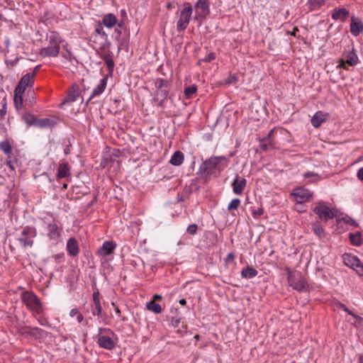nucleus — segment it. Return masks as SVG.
<instances>
[{"instance_id": "42", "label": "nucleus", "mask_w": 363, "mask_h": 363, "mask_svg": "<svg viewBox=\"0 0 363 363\" xmlns=\"http://www.w3.org/2000/svg\"><path fill=\"white\" fill-rule=\"evenodd\" d=\"M106 84H107V77H105L100 80V82L97 85V87L94 88L93 91H104V89H106Z\"/></svg>"}, {"instance_id": "62", "label": "nucleus", "mask_w": 363, "mask_h": 363, "mask_svg": "<svg viewBox=\"0 0 363 363\" xmlns=\"http://www.w3.org/2000/svg\"><path fill=\"white\" fill-rule=\"evenodd\" d=\"M121 19L125 20L127 18L126 12L124 9L121 11Z\"/></svg>"}, {"instance_id": "5", "label": "nucleus", "mask_w": 363, "mask_h": 363, "mask_svg": "<svg viewBox=\"0 0 363 363\" xmlns=\"http://www.w3.org/2000/svg\"><path fill=\"white\" fill-rule=\"evenodd\" d=\"M99 333L100 335L96 341L98 345L103 349L113 350L116 346V342L113 339L115 336L114 333L109 328H99Z\"/></svg>"}, {"instance_id": "45", "label": "nucleus", "mask_w": 363, "mask_h": 363, "mask_svg": "<svg viewBox=\"0 0 363 363\" xmlns=\"http://www.w3.org/2000/svg\"><path fill=\"white\" fill-rule=\"evenodd\" d=\"M238 81V78L235 74H230L227 79H225V84H235Z\"/></svg>"}, {"instance_id": "60", "label": "nucleus", "mask_w": 363, "mask_h": 363, "mask_svg": "<svg viewBox=\"0 0 363 363\" xmlns=\"http://www.w3.org/2000/svg\"><path fill=\"white\" fill-rule=\"evenodd\" d=\"M55 259L56 260L57 259H62L64 257V253L62 252V253H59V254H57L54 256Z\"/></svg>"}, {"instance_id": "25", "label": "nucleus", "mask_w": 363, "mask_h": 363, "mask_svg": "<svg viewBox=\"0 0 363 363\" xmlns=\"http://www.w3.org/2000/svg\"><path fill=\"white\" fill-rule=\"evenodd\" d=\"M325 119V115L322 111H317L311 118V124L313 127L318 128Z\"/></svg>"}, {"instance_id": "54", "label": "nucleus", "mask_w": 363, "mask_h": 363, "mask_svg": "<svg viewBox=\"0 0 363 363\" xmlns=\"http://www.w3.org/2000/svg\"><path fill=\"white\" fill-rule=\"evenodd\" d=\"M79 313H80L79 311L78 310V308H72L70 312H69V315L73 318L74 316H77Z\"/></svg>"}, {"instance_id": "38", "label": "nucleus", "mask_w": 363, "mask_h": 363, "mask_svg": "<svg viewBox=\"0 0 363 363\" xmlns=\"http://www.w3.org/2000/svg\"><path fill=\"white\" fill-rule=\"evenodd\" d=\"M167 93L168 92H155L156 94L153 96V100L157 105H161L166 99Z\"/></svg>"}, {"instance_id": "37", "label": "nucleus", "mask_w": 363, "mask_h": 363, "mask_svg": "<svg viewBox=\"0 0 363 363\" xmlns=\"http://www.w3.org/2000/svg\"><path fill=\"white\" fill-rule=\"evenodd\" d=\"M303 177L305 179H310L308 181L309 183L311 182H317L319 180H320V177L316 173H314L313 172H306L303 174Z\"/></svg>"}, {"instance_id": "12", "label": "nucleus", "mask_w": 363, "mask_h": 363, "mask_svg": "<svg viewBox=\"0 0 363 363\" xmlns=\"http://www.w3.org/2000/svg\"><path fill=\"white\" fill-rule=\"evenodd\" d=\"M187 5L188 6L185 7L180 13L179 19L177 25L178 31H183L185 30L189 23L192 13V8L189 4H187Z\"/></svg>"}, {"instance_id": "51", "label": "nucleus", "mask_w": 363, "mask_h": 363, "mask_svg": "<svg viewBox=\"0 0 363 363\" xmlns=\"http://www.w3.org/2000/svg\"><path fill=\"white\" fill-rule=\"evenodd\" d=\"M264 213V210L262 208H258L257 209H253L252 211V214L255 218H258Z\"/></svg>"}, {"instance_id": "35", "label": "nucleus", "mask_w": 363, "mask_h": 363, "mask_svg": "<svg viewBox=\"0 0 363 363\" xmlns=\"http://www.w3.org/2000/svg\"><path fill=\"white\" fill-rule=\"evenodd\" d=\"M79 92H69L68 95L62 100L60 107L62 108L65 105H69L70 102L74 101L79 96Z\"/></svg>"}, {"instance_id": "53", "label": "nucleus", "mask_w": 363, "mask_h": 363, "mask_svg": "<svg viewBox=\"0 0 363 363\" xmlns=\"http://www.w3.org/2000/svg\"><path fill=\"white\" fill-rule=\"evenodd\" d=\"M234 258H235V256H234L233 253H229L227 255V257L225 258V264H227L228 263H229L230 262H233L234 261Z\"/></svg>"}, {"instance_id": "59", "label": "nucleus", "mask_w": 363, "mask_h": 363, "mask_svg": "<svg viewBox=\"0 0 363 363\" xmlns=\"http://www.w3.org/2000/svg\"><path fill=\"white\" fill-rule=\"evenodd\" d=\"M76 317H77V322L79 323H82L84 320V317L81 313H79Z\"/></svg>"}, {"instance_id": "3", "label": "nucleus", "mask_w": 363, "mask_h": 363, "mask_svg": "<svg viewBox=\"0 0 363 363\" xmlns=\"http://www.w3.org/2000/svg\"><path fill=\"white\" fill-rule=\"evenodd\" d=\"M60 43L61 38L59 35L56 33H51L49 36V45L40 50V56L43 57H57L59 54Z\"/></svg>"}, {"instance_id": "26", "label": "nucleus", "mask_w": 363, "mask_h": 363, "mask_svg": "<svg viewBox=\"0 0 363 363\" xmlns=\"http://www.w3.org/2000/svg\"><path fill=\"white\" fill-rule=\"evenodd\" d=\"M103 24L107 28H113L117 23V18L113 13H108L104 16Z\"/></svg>"}, {"instance_id": "33", "label": "nucleus", "mask_w": 363, "mask_h": 363, "mask_svg": "<svg viewBox=\"0 0 363 363\" xmlns=\"http://www.w3.org/2000/svg\"><path fill=\"white\" fill-rule=\"evenodd\" d=\"M349 238L350 242L353 245L360 246L363 243L362 235L359 232H357L355 233H350L349 234Z\"/></svg>"}, {"instance_id": "2", "label": "nucleus", "mask_w": 363, "mask_h": 363, "mask_svg": "<svg viewBox=\"0 0 363 363\" xmlns=\"http://www.w3.org/2000/svg\"><path fill=\"white\" fill-rule=\"evenodd\" d=\"M21 301L31 312L40 315L43 313V304L40 298L31 291H24L21 293Z\"/></svg>"}, {"instance_id": "48", "label": "nucleus", "mask_w": 363, "mask_h": 363, "mask_svg": "<svg viewBox=\"0 0 363 363\" xmlns=\"http://www.w3.org/2000/svg\"><path fill=\"white\" fill-rule=\"evenodd\" d=\"M336 306L337 308H340L342 310H343L344 311L347 312V314H349L350 315H351L353 312L352 311H350L345 304L340 303V302H337L336 303Z\"/></svg>"}, {"instance_id": "58", "label": "nucleus", "mask_w": 363, "mask_h": 363, "mask_svg": "<svg viewBox=\"0 0 363 363\" xmlns=\"http://www.w3.org/2000/svg\"><path fill=\"white\" fill-rule=\"evenodd\" d=\"M197 87L195 85H192L191 86L186 87L184 91H196Z\"/></svg>"}, {"instance_id": "4", "label": "nucleus", "mask_w": 363, "mask_h": 363, "mask_svg": "<svg viewBox=\"0 0 363 363\" xmlns=\"http://www.w3.org/2000/svg\"><path fill=\"white\" fill-rule=\"evenodd\" d=\"M286 130L283 128H272L266 137L259 139V147L267 151L277 147L276 138L278 135H283Z\"/></svg>"}, {"instance_id": "11", "label": "nucleus", "mask_w": 363, "mask_h": 363, "mask_svg": "<svg viewBox=\"0 0 363 363\" xmlns=\"http://www.w3.org/2000/svg\"><path fill=\"white\" fill-rule=\"evenodd\" d=\"M291 196L294 199L298 204H301L308 201L313 196V193L307 189L298 187L292 191Z\"/></svg>"}, {"instance_id": "61", "label": "nucleus", "mask_w": 363, "mask_h": 363, "mask_svg": "<svg viewBox=\"0 0 363 363\" xmlns=\"http://www.w3.org/2000/svg\"><path fill=\"white\" fill-rule=\"evenodd\" d=\"M101 93L102 92H98V91L92 92V94L89 97V101L91 100V99H93L94 97H95L96 96L100 95V94H101Z\"/></svg>"}, {"instance_id": "36", "label": "nucleus", "mask_w": 363, "mask_h": 363, "mask_svg": "<svg viewBox=\"0 0 363 363\" xmlns=\"http://www.w3.org/2000/svg\"><path fill=\"white\" fill-rule=\"evenodd\" d=\"M69 174V169L67 164H61L59 166L57 171V177L59 178H65Z\"/></svg>"}, {"instance_id": "16", "label": "nucleus", "mask_w": 363, "mask_h": 363, "mask_svg": "<svg viewBox=\"0 0 363 363\" xmlns=\"http://www.w3.org/2000/svg\"><path fill=\"white\" fill-rule=\"evenodd\" d=\"M35 73H27L22 77L14 91H26L34 84Z\"/></svg>"}, {"instance_id": "40", "label": "nucleus", "mask_w": 363, "mask_h": 363, "mask_svg": "<svg viewBox=\"0 0 363 363\" xmlns=\"http://www.w3.org/2000/svg\"><path fill=\"white\" fill-rule=\"evenodd\" d=\"M240 200L238 198L233 199L228 206V210L231 211L234 210H237L240 204Z\"/></svg>"}, {"instance_id": "46", "label": "nucleus", "mask_w": 363, "mask_h": 363, "mask_svg": "<svg viewBox=\"0 0 363 363\" xmlns=\"http://www.w3.org/2000/svg\"><path fill=\"white\" fill-rule=\"evenodd\" d=\"M311 6L313 7V9L318 8L324 4L323 0H310Z\"/></svg>"}, {"instance_id": "39", "label": "nucleus", "mask_w": 363, "mask_h": 363, "mask_svg": "<svg viewBox=\"0 0 363 363\" xmlns=\"http://www.w3.org/2000/svg\"><path fill=\"white\" fill-rule=\"evenodd\" d=\"M0 150H1L6 155L11 152V145L8 141H2L0 143Z\"/></svg>"}, {"instance_id": "24", "label": "nucleus", "mask_w": 363, "mask_h": 363, "mask_svg": "<svg viewBox=\"0 0 363 363\" xmlns=\"http://www.w3.org/2000/svg\"><path fill=\"white\" fill-rule=\"evenodd\" d=\"M349 14L350 12L346 9H335L333 11L332 18L334 20L340 19L344 21L349 16Z\"/></svg>"}, {"instance_id": "57", "label": "nucleus", "mask_w": 363, "mask_h": 363, "mask_svg": "<svg viewBox=\"0 0 363 363\" xmlns=\"http://www.w3.org/2000/svg\"><path fill=\"white\" fill-rule=\"evenodd\" d=\"M71 145H68L64 149V153L65 155H67L70 153Z\"/></svg>"}, {"instance_id": "21", "label": "nucleus", "mask_w": 363, "mask_h": 363, "mask_svg": "<svg viewBox=\"0 0 363 363\" xmlns=\"http://www.w3.org/2000/svg\"><path fill=\"white\" fill-rule=\"evenodd\" d=\"M66 249L68 254L72 257H77L79 252L77 240L74 238H70L67 242Z\"/></svg>"}, {"instance_id": "23", "label": "nucleus", "mask_w": 363, "mask_h": 363, "mask_svg": "<svg viewBox=\"0 0 363 363\" xmlns=\"http://www.w3.org/2000/svg\"><path fill=\"white\" fill-rule=\"evenodd\" d=\"M116 24L117 27L115 29V33H116V40L119 41L121 40V35H124L128 36L129 35V31L126 30L125 21L123 19H121Z\"/></svg>"}, {"instance_id": "56", "label": "nucleus", "mask_w": 363, "mask_h": 363, "mask_svg": "<svg viewBox=\"0 0 363 363\" xmlns=\"http://www.w3.org/2000/svg\"><path fill=\"white\" fill-rule=\"evenodd\" d=\"M357 176L360 181L363 182V167L358 170Z\"/></svg>"}, {"instance_id": "18", "label": "nucleus", "mask_w": 363, "mask_h": 363, "mask_svg": "<svg viewBox=\"0 0 363 363\" xmlns=\"http://www.w3.org/2000/svg\"><path fill=\"white\" fill-rule=\"evenodd\" d=\"M62 228H60L56 220L48 223V236L50 240L57 241L61 237Z\"/></svg>"}, {"instance_id": "30", "label": "nucleus", "mask_w": 363, "mask_h": 363, "mask_svg": "<svg viewBox=\"0 0 363 363\" xmlns=\"http://www.w3.org/2000/svg\"><path fill=\"white\" fill-rule=\"evenodd\" d=\"M196 8L201 9L203 18H205L210 13L208 0H199L196 4Z\"/></svg>"}, {"instance_id": "6", "label": "nucleus", "mask_w": 363, "mask_h": 363, "mask_svg": "<svg viewBox=\"0 0 363 363\" xmlns=\"http://www.w3.org/2000/svg\"><path fill=\"white\" fill-rule=\"evenodd\" d=\"M287 279L290 286L298 291H306L308 284L300 272H292L287 269Z\"/></svg>"}, {"instance_id": "31", "label": "nucleus", "mask_w": 363, "mask_h": 363, "mask_svg": "<svg viewBox=\"0 0 363 363\" xmlns=\"http://www.w3.org/2000/svg\"><path fill=\"white\" fill-rule=\"evenodd\" d=\"M351 316L353 319L352 321L351 320H348V321L351 322L354 328L363 331V318L354 313H353Z\"/></svg>"}, {"instance_id": "41", "label": "nucleus", "mask_w": 363, "mask_h": 363, "mask_svg": "<svg viewBox=\"0 0 363 363\" xmlns=\"http://www.w3.org/2000/svg\"><path fill=\"white\" fill-rule=\"evenodd\" d=\"M103 59H104L109 72H111L113 70V67H114L113 60H112V58L111 57L110 55H105L103 57Z\"/></svg>"}, {"instance_id": "7", "label": "nucleus", "mask_w": 363, "mask_h": 363, "mask_svg": "<svg viewBox=\"0 0 363 363\" xmlns=\"http://www.w3.org/2000/svg\"><path fill=\"white\" fill-rule=\"evenodd\" d=\"M13 101L17 109L31 106L35 103V92H14Z\"/></svg>"}, {"instance_id": "10", "label": "nucleus", "mask_w": 363, "mask_h": 363, "mask_svg": "<svg viewBox=\"0 0 363 363\" xmlns=\"http://www.w3.org/2000/svg\"><path fill=\"white\" fill-rule=\"evenodd\" d=\"M313 211L320 220L325 222L333 219L335 216V212L323 201L317 203V206L313 208Z\"/></svg>"}, {"instance_id": "22", "label": "nucleus", "mask_w": 363, "mask_h": 363, "mask_svg": "<svg viewBox=\"0 0 363 363\" xmlns=\"http://www.w3.org/2000/svg\"><path fill=\"white\" fill-rule=\"evenodd\" d=\"M351 33L354 36H358L363 31L362 21L358 18L352 16L350 24Z\"/></svg>"}, {"instance_id": "20", "label": "nucleus", "mask_w": 363, "mask_h": 363, "mask_svg": "<svg viewBox=\"0 0 363 363\" xmlns=\"http://www.w3.org/2000/svg\"><path fill=\"white\" fill-rule=\"evenodd\" d=\"M246 179L237 175L232 183L233 193L236 195L242 194L246 186Z\"/></svg>"}, {"instance_id": "32", "label": "nucleus", "mask_w": 363, "mask_h": 363, "mask_svg": "<svg viewBox=\"0 0 363 363\" xmlns=\"http://www.w3.org/2000/svg\"><path fill=\"white\" fill-rule=\"evenodd\" d=\"M312 229L314 233L319 238H323L325 236V230L322 227L319 221H315L312 223Z\"/></svg>"}, {"instance_id": "17", "label": "nucleus", "mask_w": 363, "mask_h": 363, "mask_svg": "<svg viewBox=\"0 0 363 363\" xmlns=\"http://www.w3.org/2000/svg\"><path fill=\"white\" fill-rule=\"evenodd\" d=\"M60 121V118L52 116L49 118H38L37 128L40 129H52L55 127Z\"/></svg>"}, {"instance_id": "1", "label": "nucleus", "mask_w": 363, "mask_h": 363, "mask_svg": "<svg viewBox=\"0 0 363 363\" xmlns=\"http://www.w3.org/2000/svg\"><path fill=\"white\" fill-rule=\"evenodd\" d=\"M228 163L229 160L225 156H212L201 164L197 174L207 182L212 177H218Z\"/></svg>"}, {"instance_id": "47", "label": "nucleus", "mask_w": 363, "mask_h": 363, "mask_svg": "<svg viewBox=\"0 0 363 363\" xmlns=\"http://www.w3.org/2000/svg\"><path fill=\"white\" fill-rule=\"evenodd\" d=\"M7 113L6 104L4 101H2V108L0 110V121L3 120Z\"/></svg>"}, {"instance_id": "15", "label": "nucleus", "mask_w": 363, "mask_h": 363, "mask_svg": "<svg viewBox=\"0 0 363 363\" xmlns=\"http://www.w3.org/2000/svg\"><path fill=\"white\" fill-rule=\"evenodd\" d=\"M91 313L94 316H100L102 313V307L100 299V292L98 289L94 291L91 302Z\"/></svg>"}, {"instance_id": "28", "label": "nucleus", "mask_w": 363, "mask_h": 363, "mask_svg": "<svg viewBox=\"0 0 363 363\" xmlns=\"http://www.w3.org/2000/svg\"><path fill=\"white\" fill-rule=\"evenodd\" d=\"M184 160V155L181 151H176L169 160V163L174 166L181 165Z\"/></svg>"}, {"instance_id": "19", "label": "nucleus", "mask_w": 363, "mask_h": 363, "mask_svg": "<svg viewBox=\"0 0 363 363\" xmlns=\"http://www.w3.org/2000/svg\"><path fill=\"white\" fill-rule=\"evenodd\" d=\"M116 248V244L113 241H105L102 246L96 251V255L101 257H106L111 255Z\"/></svg>"}, {"instance_id": "8", "label": "nucleus", "mask_w": 363, "mask_h": 363, "mask_svg": "<svg viewBox=\"0 0 363 363\" xmlns=\"http://www.w3.org/2000/svg\"><path fill=\"white\" fill-rule=\"evenodd\" d=\"M36 235L37 231L34 227L26 226L23 228L18 240L23 247H30L33 245V238Z\"/></svg>"}, {"instance_id": "27", "label": "nucleus", "mask_w": 363, "mask_h": 363, "mask_svg": "<svg viewBox=\"0 0 363 363\" xmlns=\"http://www.w3.org/2000/svg\"><path fill=\"white\" fill-rule=\"evenodd\" d=\"M22 120L28 125L34 126L37 128L38 118L30 113H26L22 116Z\"/></svg>"}, {"instance_id": "34", "label": "nucleus", "mask_w": 363, "mask_h": 363, "mask_svg": "<svg viewBox=\"0 0 363 363\" xmlns=\"http://www.w3.org/2000/svg\"><path fill=\"white\" fill-rule=\"evenodd\" d=\"M146 307L147 310L154 312L156 314L161 313L162 311L161 306L155 301H150L147 303Z\"/></svg>"}, {"instance_id": "64", "label": "nucleus", "mask_w": 363, "mask_h": 363, "mask_svg": "<svg viewBox=\"0 0 363 363\" xmlns=\"http://www.w3.org/2000/svg\"><path fill=\"white\" fill-rule=\"evenodd\" d=\"M358 363H363V354L359 356Z\"/></svg>"}, {"instance_id": "55", "label": "nucleus", "mask_w": 363, "mask_h": 363, "mask_svg": "<svg viewBox=\"0 0 363 363\" xmlns=\"http://www.w3.org/2000/svg\"><path fill=\"white\" fill-rule=\"evenodd\" d=\"M345 222L348 224H350L353 226H357L358 224L356 222V220H354L353 218H348L347 219H345Z\"/></svg>"}, {"instance_id": "49", "label": "nucleus", "mask_w": 363, "mask_h": 363, "mask_svg": "<svg viewBox=\"0 0 363 363\" xmlns=\"http://www.w3.org/2000/svg\"><path fill=\"white\" fill-rule=\"evenodd\" d=\"M198 226L196 224H191L187 228V233L190 235H195L197 231Z\"/></svg>"}, {"instance_id": "50", "label": "nucleus", "mask_w": 363, "mask_h": 363, "mask_svg": "<svg viewBox=\"0 0 363 363\" xmlns=\"http://www.w3.org/2000/svg\"><path fill=\"white\" fill-rule=\"evenodd\" d=\"M181 322V318L178 317H172L170 320V325L174 328H177Z\"/></svg>"}, {"instance_id": "29", "label": "nucleus", "mask_w": 363, "mask_h": 363, "mask_svg": "<svg viewBox=\"0 0 363 363\" xmlns=\"http://www.w3.org/2000/svg\"><path fill=\"white\" fill-rule=\"evenodd\" d=\"M257 274V270L250 266L243 268L241 271V277L245 279H252L255 277Z\"/></svg>"}, {"instance_id": "9", "label": "nucleus", "mask_w": 363, "mask_h": 363, "mask_svg": "<svg viewBox=\"0 0 363 363\" xmlns=\"http://www.w3.org/2000/svg\"><path fill=\"white\" fill-rule=\"evenodd\" d=\"M359 62L358 56L354 48L352 50L345 51L342 54V57L339 59L337 67L347 69V65L354 67Z\"/></svg>"}, {"instance_id": "43", "label": "nucleus", "mask_w": 363, "mask_h": 363, "mask_svg": "<svg viewBox=\"0 0 363 363\" xmlns=\"http://www.w3.org/2000/svg\"><path fill=\"white\" fill-rule=\"evenodd\" d=\"M95 33L98 35H102L103 37H104V40H106V34L104 32L103 26L100 22H98L96 26Z\"/></svg>"}, {"instance_id": "13", "label": "nucleus", "mask_w": 363, "mask_h": 363, "mask_svg": "<svg viewBox=\"0 0 363 363\" xmlns=\"http://www.w3.org/2000/svg\"><path fill=\"white\" fill-rule=\"evenodd\" d=\"M16 328L19 334L27 337H38L43 332V330L39 328L26 325L23 323H17Z\"/></svg>"}, {"instance_id": "44", "label": "nucleus", "mask_w": 363, "mask_h": 363, "mask_svg": "<svg viewBox=\"0 0 363 363\" xmlns=\"http://www.w3.org/2000/svg\"><path fill=\"white\" fill-rule=\"evenodd\" d=\"M169 82L164 79H157L155 82L157 89L168 88Z\"/></svg>"}, {"instance_id": "14", "label": "nucleus", "mask_w": 363, "mask_h": 363, "mask_svg": "<svg viewBox=\"0 0 363 363\" xmlns=\"http://www.w3.org/2000/svg\"><path fill=\"white\" fill-rule=\"evenodd\" d=\"M342 258L345 265L356 269L357 272L360 275H363V266L360 260L356 256L351 254H344Z\"/></svg>"}, {"instance_id": "52", "label": "nucleus", "mask_w": 363, "mask_h": 363, "mask_svg": "<svg viewBox=\"0 0 363 363\" xmlns=\"http://www.w3.org/2000/svg\"><path fill=\"white\" fill-rule=\"evenodd\" d=\"M216 58V54L214 52H210L208 53L205 58L203 60L205 62H209Z\"/></svg>"}, {"instance_id": "63", "label": "nucleus", "mask_w": 363, "mask_h": 363, "mask_svg": "<svg viewBox=\"0 0 363 363\" xmlns=\"http://www.w3.org/2000/svg\"><path fill=\"white\" fill-rule=\"evenodd\" d=\"M196 92H190V91H188V92H184L186 98H191L192 96L195 94Z\"/></svg>"}]
</instances>
